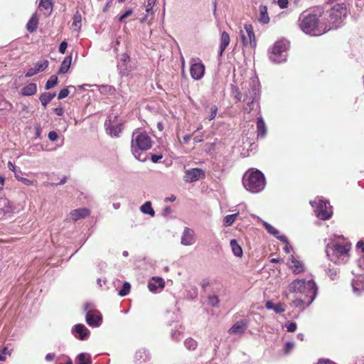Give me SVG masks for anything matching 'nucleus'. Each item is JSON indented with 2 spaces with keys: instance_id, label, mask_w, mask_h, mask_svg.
<instances>
[{
  "instance_id": "obj_1",
  "label": "nucleus",
  "mask_w": 364,
  "mask_h": 364,
  "mask_svg": "<svg viewBox=\"0 0 364 364\" xmlns=\"http://www.w3.org/2000/svg\"><path fill=\"white\" fill-rule=\"evenodd\" d=\"M232 95L237 102L242 101L246 104L244 111L250 113L259 107L260 99V83L257 76L251 77L241 85V91L236 85H232Z\"/></svg>"
},
{
  "instance_id": "obj_2",
  "label": "nucleus",
  "mask_w": 364,
  "mask_h": 364,
  "mask_svg": "<svg viewBox=\"0 0 364 364\" xmlns=\"http://www.w3.org/2000/svg\"><path fill=\"white\" fill-rule=\"evenodd\" d=\"M321 17L315 14L304 12L299 17V26L306 34L313 36H321L331 30L324 18H320Z\"/></svg>"
},
{
  "instance_id": "obj_3",
  "label": "nucleus",
  "mask_w": 364,
  "mask_h": 364,
  "mask_svg": "<svg viewBox=\"0 0 364 364\" xmlns=\"http://www.w3.org/2000/svg\"><path fill=\"white\" fill-rule=\"evenodd\" d=\"M288 289L295 296L307 299V306L314 301L318 293V287L312 278L294 279L289 284Z\"/></svg>"
},
{
  "instance_id": "obj_4",
  "label": "nucleus",
  "mask_w": 364,
  "mask_h": 364,
  "mask_svg": "<svg viewBox=\"0 0 364 364\" xmlns=\"http://www.w3.org/2000/svg\"><path fill=\"white\" fill-rule=\"evenodd\" d=\"M153 141L148 133L139 129H134L132 135L131 151L136 159L144 162L146 156L144 151L150 149Z\"/></svg>"
},
{
  "instance_id": "obj_5",
  "label": "nucleus",
  "mask_w": 364,
  "mask_h": 364,
  "mask_svg": "<svg viewBox=\"0 0 364 364\" xmlns=\"http://www.w3.org/2000/svg\"><path fill=\"white\" fill-rule=\"evenodd\" d=\"M328 240L326 245V254L328 258L337 264L346 263L350 257L351 245L346 241L339 242L334 239Z\"/></svg>"
},
{
  "instance_id": "obj_6",
  "label": "nucleus",
  "mask_w": 364,
  "mask_h": 364,
  "mask_svg": "<svg viewBox=\"0 0 364 364\" xmlns=\"http://www.w3.org/2000/svg\"><path fill=\"white\" fill-rule=\"evenodd\" d=\"M265 184L264 176L259 170L249 171L243 176V185L250 192L259 193L264 189Z\"/></svg>"
},
{
  "instance_id": "obj_7",
  "label": "nucleus",
  "mask_w": 364,
  "mask_h": 364,
  "mask_svg": "<svg viewBox=\"0 0 364 364\" xmlns=\"http://www.w3.org/2000/svg\"><path fill=\"white\" fill-rule=\"evenodd\" d=\"M289 46V41L282 40L277 41L269 53V59L275 63L284 62L287 58V50Z\"/></svg>"
},
{
  "instance_id": "obj_8",
  "label": "nucleus",
  "mask_w": 364,
  "mask_h": 364,
  "mask_svg": "<svg viewBox=\"0 0 364 364\" xmlns=\"http://www.w3.org/2000/svg\"><path fill=\"white\" fill-rule=\"evenodd\" d=\"M328 16V27L331 29L336 28L341 24L346 15V9L343 5L336 4L327 11Z\"/></svg>"
},
{
  "instance_id": "obj_9",
  "label": "nucleus",
  "mask_w": 364,
  "mask_h": 364,
  "mask_svg": "<svg viewBox=\"0 0 364 364\" xmlns=\"http://www.w3.org/2000/svg\"><path fill=\"white\" fill-rule=\"evenodd\" d=\"M84 311L86 313V322L90 326L95 328L101 325L102 321V315L100 311L95 309V306L92 303H85L84 305Z\"/></svg>"
},
{
  "instance_id": "obj_10",
  "label": "nucleus",
  "mask_w": 364,
  "mask_h": 364,
  "mask_svg": "<svg viewBox=\"0 0 364 364\" xmlns=\"http://www.w3.org/2000/svg\"><path fill=\"white\" fill-rule=\"evenodd\" d=\"M310 204L315 209L316 216L321 220H325L329 219L332 214V207L327 200H324L323 198H318V202L315 200L310 201Z\"/></svg>"
},
{
  "instance_id": "obj_11",
  "label": "nucleus",
  "mask_w": 364,
  "mask_h": 364,
  "mask_svg": "<svg viewBox=\"0 0 364 364\" xmlns=\"http://www.w3.org/2000/svg\"><path fill=\"white\" fill-rule=\"evenodd\" d=\"M245 29L247 33V37L244 33L243 31H240L241 38L244 46L250 45L251 47L256 46L255 36L253 30V26L251 24H245Z\"/></svg>"
},
{
  "instance_id": "obj_12",
  "label": "nucleus",
  "mask_w": 364,
  "mask_h": 364,
  "mask_svg": "<svg viewBox=\"0 0 364 364\" xmlns=\"http://www.w3.org/2000/svg\"><path fill=\"white\" fill-rule=\"evenodd\" d=\"M191 77L196 80L201 79L205 73V66L199 60H196L193 59L191 60V65L190 68Z\"/></svg>"
},
{
  "instance_id": "obj_13",
  "label": "nucleus",
  "mask_w": 364,
  "mask_h": 364,
  "mask_svg": "<svg viewBox=\"0 0 364 364\" xmlns=\"http://www.w3.org/2000/svg\"><path fill=\"white\" fill-rule=\"evenodd\" d=\"M205 171L201 168H194L185 171L184 181L186 183H192L205 177Z\"/></svg>"
},
{
  "instance_id": "obj_14",
  "label": "nucleus",
  "mask_w": 364,
  "mask_h": 364,
  "mask_svg": "<svg viewBox=\"0 0 364 364\" xmlns=\"http://www.w3.org/2000/svg\"><path fill=\"white\" fill-rule=\"evenodd\" d=\"M195 242V232L189 228H185L181 235V243L184 246H190Z\"/></svg>"
},
{
  "instance_id": "obj_15",
  "label": "nucleus",
  "mask_w": 364,
  "mask_h": 364,
  "mask_svg": "<svg viewBox=\"0 0 364 364\" xmlns=\"http://www.w3.org/2000/svg\"><path fill=\"white\" fill-rule=\"evenodd\" d=\"M72 333L80 340H86L90 336V331L85 325L78 323L73 326Z\"/></svg>"
},
{
  "instance_id": "obj_16",
  "label": "nucleus",
  "mask_w": 364,
  "mask_h": 364,
  "mask_svg": "<svg viewBox=\"0 0 364 364\" xmlns=\"http://www.w3.org/2000/svg\"><path fill=\"white\" fill-rule=\"evenodd\" d=\"M165 282L161 277H154L151 281L149 282L148 288L149 290L152 293L157 292L158 289H164Z\"/></svg>"
},
{
  "instance_id": "obj_17",
  "label": "nucleus",
  "mask_w": 364,
  "mask_h": 364,
  "mask_svg": "<svg viewBox=\"0 0 364 364\" xmlns=\"http://www.w3.org/2000/svg\"><path fill=\"white\" fill-rule=\"evenodd\" d=\"M289 267L292 269L295 274H300L305 271L304 264L301 261L298 260L294 256L288 262Z\"/></svg>"
},
{
  "instance_id": "obj_18",
  "label": "nucleus",
  "mask_w": 364,
  "mask_h": 364,
  "mask_svg": "<svg viewBox=\"0 0 364 364\" xmlns=\"http://www.w3.org/2000/svg\"><path fill=\"white\" fill-rule=\"evenodd\" d=\"M90 211L87 208H78L72 210L69 214V218L68 220H72L77 221L81 218H85L88 216Z\"/></svg>"
},
{
  "instance_id": "obj_19",
  "label": "nucleus",
  "mask_w": 364,
  "mask_h": 364,
  "mask_svg": "<svg viewBox=\"0 0 364 364\" xmlns=\"http://www.w3.org/2000/svg\"><path fill=\"white\" fill-rule=\"evenodd\" d=\"M352 287L355 294H362L364 292V275L356 277L352 282Z\"/></svg>"
},
{
  "instance_id": "obj_20",
  "label": "nucleus",
  "mask_w": 364,
  "mask_h": 364,
  "mask_svg": "<svg viewBox=\"0 0 364 364\" xmlns=\"http://www.w3.org/2000/svg\"><path fill=\"white\" fill-rule=\"evenodd\" d=\"M247 328V322L245 320L237 321L229 330L230 334L242 335Z\"/></svg>"
},
{
  "instance_id": "obj_21",
  "label": "nucleus",
  "mask_w": 364,
  "mask_h": 364,
  "mask_svg": "<svg viewBox=\"0 0 364 364\" xmlns=\"http://www.w3.org/2000/svg\"><path fill=\"white\" fill-rule=\"evenodd\" d=\"M107 133L111 136L118 137L122 131V124H110L105 122Z\"/></svg>"
},
{
  "instance_id": "obj_22",
  "label": "nucleus",
  "mask_w": 364,
  "mask_h": 364,
  "mask_svg": "<svg viewBox=\"0 0 364 364\" xmlns=\"http://www.w3.org/2000/svg\"><path fill=\"white\" fill-rule=\"evenodd\" d=\"M14 210L11 203L7 198L0 199V215L13 213Z\"/></svg>"
},
{
  "instance_id": "obj_23",
  "label": "nucleus",
  "mask_w": 364,
  "mask_h": 364,
  "mask_svg": "<svg viewBox=\"0 0 364 364\" xmlns=\"http://www.w3.org/2000/svg\"><path fill=\"white\" fill-rule=\"evenodd\" d=\"M134 359L136 362L139 363L146 362L149 359V351L143 348L138 349L135 353Z\"/></svg>"
},
{
  "instance_id": "obj_24",
  "label": "nucleus",
  "mask_w": 364,
  "mask_h": 364,
  "mask_svg": "<svg viewBox=\"0 0 364 364\" xmlns=\"http://www.w3.org/2000/svg\"><path fill=\"white\" fill-rule=\"evenodd\" d=\"M265 307L267 309L273 310L275 313L281 314L285 311L286 305L284 303H279L274 304L272 301H268L265 304Z\"/></svg>"
},
{
  "instance_id": "obj_25",
  "label": "nucleus",
  "mask_w": 364,
  "mask_h": 364,
  "mask_svg": "<svg viewBox=\"0 0 364 364\" xmlns=\"http://www.w3.org/2000/svg\"><path fill=\"white\" fill-rule=\"evenodd\" d=\"M230 43V36L226 31H223L220 36V52L221 56Z\"/></svg>"
},
{
  "instance_id": "obj_26",
  "label": "nucleus",
  "mask_w": 364,
  "mask_h": 364,
  "mask_svg": "<svg viewBox=\"0 0 364 364\" xmlns=\"http://www.w3.org/2000/svg\"><path fill=\"white\" fill-rule=\"evenodd\" d=\"M257 136L264 137L267 134V127L262 117H257Z\"/></svg>"
},
{
  "instance_id": "obj_27",
  "label": "nucleus",
  "mask_w": 364,
  "mask_h": 364,
  "mask_svg": "<svg viewBox=\"0 0 364 364\" xmlns=\"http://www.w3.org/2000/svg\"><path fill=\"white\" fill-rule=\"evenodd\" d=\"M259 16L258 21L262 24H267L269 22V17L267 14V7L266 6L261 5L259 8Z\"/></svg>"
},
{
  "instance_id": "obj_28",
  "label": "nucleus",
  "mask_w": 364,
  "mask_h": 364,
  "mask_svg": "<svg viewBox=\"0 0 364 364\" xmlns=\"http://www.w3.org/2000/svg\"><path fill=\"white\" fill-rule=\"evenodd\" d=\"M37 92V86L35 83H29L21 89V94L23 96H31Z\"/></svg>"
},
{
  "instance_id": "obj_29",
  "label": "nucleus",
  "mask_w": 364,
  "mask_h": 364,
  "mask_svg": "<svg viewBox=\"0 0 364 364\" xmlns=\"http://www.w3.org/2000/svg\"><path fill=\"white\" fill-rule=\"evenodd\" d=\"M71 62H72V55L66 56L60 65V69L58 70V73L59 74L66 73L70 67Z\"/></svg>"
},
{
  "instance_id": "obj_30",
  "label": "nucleus",
  "mask_w": 364,
  "mask_h": 364,
  "mask_svg": "<svg viewBox=\"0 0 364 364\" xmlns=\"http://www.w3.org/2000/svg\"><path fill=\"white\" fill-rule=\"evenodd\" d=\"M99 92L102 95H112L115 93L116 89L109 85H102L98 86Z\"/></svg>"
},
{
  "instance_id": "obj_31",
  "label": "nucleus",
  "mask_w": 364,
  "mask_h": 364,
  "mask_svg": "<svg viewBox=\"0 0 364 364\" xmlns=\"http://www.w3.org/2000/svg\"><path fill=\"white\" fill-rule=\"evenodd\" d=\"M140 210L144 213L146 215H149L151 217H154L155 215V212L154 209L151 207V203L150 201H146L144 203L141 207Z\"/></svg>"
},
{
  "instance_id": "obj_32",
  "label": "nucleus",
  "mask_w": 364,
  "mask_h": 364,
  "mask_svg": "<svg viewBox=\"0 0 364 364\" xmlns=\"http://www.w3.org/2000/svg\"><path fill=\"white\" fill-rule=\"evenodd\" d=\"M55 96V93L44 92L40 96L39 99L42 105L46 107Z\"/></svg>"
},
{
  "instance_id": "obj_33",
  "label": "nucleus",
  "mask_w": 364,
  "mask_h": 364,
  "mask_svg": "<svg viewBox=\"0 0 364 364\" xmlns=\"http://www.w3.org/2000/svg\"><path fill=\"white\" fill-rule=\"evenodd\" d=\"M38 23V19L36 16L33 15L30 18V20L28 21V22L27 23V26H26L27 30L30 33H33V31H35L36 30Z\"/></svg>"
},
{
  "instance_id": "obj_34",
  "label": "nucleus",
  "mask_w": 364,
  "mask_h": 364,
  "mask_svg": "<svg viewBox=\"0 0 364 364\" xmlns=\"http://www.w3.org/2000/svg\"><path fill=\"white\" fill-rule=\"evenodd\" d=\"M230 247L233 254L237 257H241L242 255V250L241 247L238 245L235 240L230 241Z\"/></svg>"
},
{
  "instance_id": "obj_35",
  "label": "nucleus",
  "mask_w": 364,
  "mask_h": 364,
  "mask_svg": "<svg viewBox=\"0 0 364 364\" xmlns=\"http://www.w3.org/2000/svg\"><path fill=\"white\" fill-rule=\"evenodd\" d=\"M238 215V213L228 215L225 217H224L223 223V225L225 227H228L232 225V223L235 221Z\"/></svg>"
},
{
  "instance_id": "obj_36",
  "label": "nucleus",
  "mask_w": 364,
  "mask_h": 364,
  "mask_svg": "<svg viewBox=\"0 0 364 364\" xmlns=\"http://www.w3.org/2000/svg\"><path fill=\"white\" fill-rule=\"evenodd\" d=\"M184 346L188 350H194L196 349L198 343L192 338H188L184 341Z\"/></svg>"
},
{
  "instance_id": "obj_37",
  "label": "nucleus",
  "mask_w": 364,
  "mask_h": 364,
  "mask_svg": "<svg viewBox=\"0 0 364 364\" xmlns=\"http://www.w3.org/2000/svg\"><path fill=\"white\" fill-rule=\"evenodd\" d=\"M77 364H91V359L89 355H87L84 353H81L77 356Z\"/></svg>"
},
{
  "instance_id": "obj_38",
  "label": "nucleus",
  "mask_w": 364,
  "mask_h": 364,
  "mask_svg": "<svg viewBox=\"0 0 364 364\" xmlns=\"http://www.w3.org/2000/svg\"><path fill=\"white\" fill-rule=\"evenodd\" d=\"M58 83V77L56 75H52L47 80L45 88L46 90H50L55 87Z\"/></svg>"
},
{
  "instance_id": "obj_39",
  "label": "nucleus",
  "mask_w": 364,
  "mask_h": 364,
  "mask_svg": "<svg viewBox=\"0 0 364 364\" xmlns=\"http://www.w3.org/2000/svg\"><path fill=\"white\" fill-rule=\"evenodd\" d=\"M48 66V61L47 60H42L37 62L35 65V68L37 69V71L42 72L45 70Z\"/></svg>"
},
{
  "instance_id": "obj_40",
  "label": "nucleus",
  "mask_w": 364,
  "mask_h": 364,
  "mask_svg": "<svg viewBox=\"0 0 364 364\" xmlns=\"http://www.w3.org/2000/svg\"><path fill=\"white\" fill-rule=\"evenodd\" d=\"M263 225L265 227L266 230H267V232L274 235V236H277V235L279 234V232L278 230H277L275 228H274L272 225H271L270 224H269L267 222H263Z\"/></svg>"
},
{
  "instance_id": "obj_41",
  "label": "nucleus",
  "mask_w": 364,
  "mask_h": 364,
  "mask_svg": "<svg viewBox=\"0 0 364 364\" xmlns=\"http://www.w3.org/2000/svg\"><path fill=\"white\" fill-rule=\"evenodd\" d=\"M129 60V56L127 53H123L119 59L117 64V67L119 70L122 69V67L125 65V63Z\"/></svg>"
},
{
  "instance_id": "obj_42",
  "label": "nucleus",
  "mask_w": 364,
  "mask_h": 364,
  "mask_svg": "<svg viewBox=\"0 0 364 364\" xmlns=\"http://www.w3.org/2000/svg\"><path fill=\"white\" fill-rule=\"evenodd\" d=\"M295 347V343L294 341H287L284 346V353L286 355L289 354Z\"/></svg>"
},
{
  "instance_id": "obj_43",
  "label": "nucleus",
  "mask_w": 364,
  "mask_h": 364,
  "mask_svg": "<svg viewBox=\"0 0 364 364\" xmlns=\"http://www.w3.org/2000/svg\"><path fill=\"white\" fill-rule=\"evenodd\" d=\"M131 285L129 282H124L123 284L122 289L119 291V295L121 296H127L130 291Z\"/></svg>"
},
{
  "instance_id": "obj_44",
  "label": "nucleus",
  "mask_w": 364,
  "mask_h": 364,
  "mask_svg": "<svg viewBox=\"0 0 364 364\" xmlns=\"http://www.w3.org/2000/svg\"><path fill=\"white\" fill-rule=\"evenodd\" d=\"M207 303L208 305H210L213 307L218 306V305L219 304V299L215 295H210L208 297Z\"/></svg>"
},
{
  "instance_id": "obj_45",
  "label": "nucleus",
  "mask_w": 364,
  "mask_h": 364,
  "mask_svg": "<svg viewBox=\"0 0 364 364\" xmlns=\"http://www.w3.org/2000/svg\"><path fill=\"white\" fill-rule=\"evenodd\" d=\"M12 107V104L9 101L4 99L0 100V110H10Z\"/></svg>"
},
{
  "instance_id": "obj_46",
  "label": "nucleus",
  "mask_w": 364,
  "mask_h": 364,
  "mask_svg": "<svg viewBox=\"0 0 364 364\" xmlns=\"http://www.w3.org/2000/svg\"><path fill=\"white\" fill-rule=\"evenodd\" d=\"M81 26V15L78 13L75 14L73 16V26L79 29Z\"/></svg>"
},
{
  "instance_id": "obj_47",
  "label": "nucleus",
  "mask_w": 364,
  "mask_h": 364,
  "mask_svg": "<svg viewBox=\"0 0 364 364\" xmlns=\"http://www.w3.org/2000/svg\"><path fill=\"white\" fill-rule=\"evenodd\" d=\"M296 299L293 301L295 306L299 307L301 305H306L307 306V299H305L304 297L300 296H296Z\"/></svg>"
},
{
  "instance_id": "obj_48",
  "label": "nucleus",
  "mask_w": 364,
  "mask_h": 364,
  "mask_svg": "<svg viewBox=\"0 0 364 364\" xmlns=\"http://www.w3.org/2000/svg\"><path fill=\"white\" fill-rule=\"evenodd\" d=\"M181 329H176L171 331V336L173 340L178 341L180 340V336L183 332V329L180 327Z\"/></svg>"
},
{
  "instance_id": "obj_49",
  "label": "nucleus",
  "mask_w": 364,
  "mask_h": 364,
  "mask_svg": "<svg viewBox=\"0 0 364 364\" xmlns=\"http://www.w3.org/2000/svg\"><path fill=\"white\" fill-rule=\"evenodd\" d=\"M210 115L208 116V119L210 121L213 119L217 114L218 112V107L216 105H213L209 108Z\"/></svg>"
},
{
  "instance_id": "obj_50",
  "label": "nucleus",
  "mask_w": 364,
  "mask_h": 364,
  "mask_svg": "<svg viewBox=\"0 0 364 364\" xmlns=\"http://www.w3.org/2000/svg\"><path fill=\"white\" fill-rule=\"evenodd\" d=\"M40 7H42L45 9H49L52 8L53 4L51 0H41Z\"/></svg>"
},
{
  "instance_id": "obj_51",
  "label": "nucleus",
  "mask_w": 364,
  "mask_h": 364,
  "mask_svg": "<svg viewBox=\"0 0 364 364\" xmlns=\"http://www.w3.org/2000/svg\"><path fill=\"white\" fill-rule=\"evenodd\" d=\"M16 178L22 182L26 186H31L33 184V182L26 178L21 177L18 173H16Z\"/></svg>"
},
{
  "instance_id": "obj_52",
  "label": "nucleus",
  "mask_w": 364,
  "mask_h": 364,
  "mask_svg": "<svg viewBox=\"0 0 364 364\" xmlns=\"http://www.w3.org/2000/svg\"><path fill=\"white\" fill-rule=\"evenodd\" d=\"M284 326L287 328L288 332L292 333L296 330L297 326L295 322H289L285 323Z\"/></svg>"
},
{
  "instance_id": "obj_53",
  "label": "nucleus",
  "mask_w": 364,
  "mask_h": 364,
  "mask_svg": "<svg viewBox=\"0 0 364 364\" xmlns=\"http://www.w3.org/2000/svg\"><path fill=\"white\" fill-rule=\"evenodd\" d=\"M8 168L10 171H11L12 172H14L15 176H16V173H18V175H19V173H21V170L19 168L17 169L16 166L11 161L8 162Z\"/></svg>"
},
{
  "instance_id": "obj_54",
  "label": "nucleus",
  "mask_w": 364,
  "mask_h": 364,
  "mask_svg": "<svg viewBox=\"0 0 364 364\" xmlns=\"http://www.w3.org/2000/svg\"><path fill=\"white\" fill-rule=\"evenodd\" d=\"M69 95V90L68 88H63L62 89L59 94H58V98L59 100H62V99H64L66 97H68Z\"/></svg>"
},
{
  "instance_id": "obj_55",
  "label": "nucleus",
  "mask_w": 364,
  "mask_h": 364,
  "mask_svg": "<svg viewBox=\"0 0 364 364\" xmlns=\"http://www.w3.org/2000/svg\"><path fill=\"white\" fill-rule=\"evenodd\" d=\"M48 139L51 141H55L58 139V134L55 131H50L49 133H48Z\"/></svg>"
},
{
  "instance_id": "obj_56",
  "label": "nucleus",
  "mask_w": 364,
  "mask_h": 364,
  "mask_svg": "<svg viewBox=\"0 0 364 364\" xmlns=\"http://www.w3.org/2000/svg\"><path fill=\"white\" fill-rule=\"evenodd\" d=\"M38 73V71H37V69L34 66L33 68H31L30 69H28V70L26 73L25 76L26 77H32Z\"/></svg>"
},
{
  "instance_id": "obj_57",
  "label": "nucleus",
  "mask_w": 364,
  "mask_h": 364,
  "mask_svg": "<svg viewBox=\"0 0 364 364\" xmlns=\"http://www.w3.org/2000/svg\"><path fill=\"white\" fill-rule=\"evenodd\" d=\"M132 10L128 9L122 15L120 16V17L119 18V21L121 22L123 21L125 18H127L130 15H132Z\"/></svg>"
},
{
  "instance_id": "obj_58",
  "label": "nucleus",
  "mask_w": 364,
  "mask_h": 364,
  "mask_svg": "<svg viewBox=\"0 0 364 364\" xmlns=\"http://www.w3.org/2000/svg\"><path fill=\"white\" fill-rule=\"evenodd\" d=\"M67 47H68V43L66 41H64L61 42L59 46V52L61 54H64L66 50Z\"/></svg>"
},
{
  "instance_id": "obj_59",
  "label": "nucleus",
  "mask_w": 364,
  "mask_h": 364,
  "mask_svg": "<svg viewBox=\"0 0 364 364\" xmlns=\"http://www.w3.org/2000/svg\"><path fill=\"white\" fill-rule=\"evenodd\" d=\"M9 353L8 348L4 347L1 352H0V361L6 360V355Z\"/></svg>"
},
{
  "instance_id": "obj_60",
  "label": "nucleus",
  "mask_w": 364,
  "mask_h": 364,
  "mask_svg": "<svg viewBox=\"0 0 364 364\" xmlns=\"http://www.w3.org/2000/svg\"><path fill=\"white\" fill-rule=\"evenodd\" d=\"M277 4L280 9H286L288 6L289 1L288 0H277Z\"/></svg>"
},
{
  "instance_id": "obj_61",
  "label": "nucleus",
  "mask_w": 364,
  "mask_h": 364,
  "mask_svg": "<svg viewBox=\"0 0 364 364\" xmlns=\"http://www.w3.org/2000/svg\"><path fill=\"white\" fill-rule=\"evenodd\" d=\"M156 0H147L146 5V11H149L152 9L153 6L155 4Z\"/></svg>"
},
{
  "instance_id": "obj_62",
  "label": "nucleus",
  "mask_w": 364,
  "mask_h": 364,
  "mask_svg": "<svg viewBox=\"0 0 364 364\" xmlns=\"http://www.w3.org/2000/svg\"><path fill=\"white\" fill-rule=\"evenodd\" d=\"M162 155L152 154L151 156V160L153 163H157L159 160L162 159Z\"/></svg>"
},
{
  "instance_id": "obj_63",
  "label": "nucleus",
  "mask_w": 364,
  "mask_h": 364,
  "mask_svg": "<svg viewBox=\"0 0 364 364\" xmlns=\"http://www.w3.org/2000/svg\"><path fill=\"white\" fill-rule=\"evenodd\" d=\"M54 112L55 114H57L58 116H62L64 113V110H63V107H56L54 109Z\"/></svg>"
},
{
  "instance_id": "obj_64",
  "label": "nucleus",
  "mask_w": 364,
  "mask_h": 364,
  "mask_svg": "<svg viewBox=\"0 0 364 364\" xmlns=\"http://www.w3.org/2000/svg\"><path fill=\"white\" fill-rule=\"evenodd\" d=\"M317 364H336V363L328 360V359H321L318 360Z\"/></svg>"
}]
</instances>
